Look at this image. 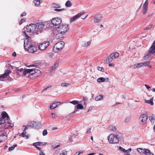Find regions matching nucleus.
I'll return each mask as SVG.
<instances>
[{"label": "nucleus", "mask_w": 155, "mask_h": 155, "mask_svg": "<svg viewBox=\"0 0 155 155\" xmlns=\"http://www.w3.org/2000/svg\"><path fill=\"white\" fill-rule=\"evenodd\" d=\"M45 26V23L43 22H39L35 24H31L25 27L22 32L26 37L29 38L26 32L28 33L31 32L38 35L42 32Z\"/></svg>", "instance_id": "1"}, {"label": "nucleus", "mask_w": 155, "mask_h": 155, "mask_svg": "<svg viewBox=\"0 0 155 155\" xmlns=\"http://www.w3.org/2000/svg\"><path fill=\"white\" fill-rule=\"evenodd\" d=\"M27 74H29L28 78L33 79L40 75L41 74V72L39 70L35 68L30 69H25L23 71V74L26 75Z\"/></svg>", "instance_id": "2"}, {"label": "nucleus", "mask_w": 155, "mask_h": 155, "mask_svg": "<svg viewBox=\"0 0 155 155\" xmlns=\"http://www.w3.org/2000/svg\"><path fill=\"white\" fill-rule=\"evenodd\" d=\"M29 38H28L24 40V47L25 50H27L30 53H33L36 51V48L35 46L31 44Z\"/></svg>", "instance_id": "3"}, {"label": "nucleus", "mask_w": 155, "mask_h": 155, "mask_svg": "<svg viewBox=\"0 0 155 155\" xmlns=\"http://www.w3.org/2000/svg\"><path fill=\"white\" fill-rule=\"evenodd\" d=\"M65 43L63 41H60L56 43L53 48V51L56 53L61 50L63 48Z\"/></svg>", "instance_id": "4"}, {"label": "nucleus", "mask_w": 155, "mask_h": 155, "mask_svg": "<svg viewBox=\"0 0 155 155\" xmlns=\"http://www.w3.org/2000/svg\"><path fill=\"white\" fill-rule=\"evenodd\" d=\"M69 29L68 26L66 24L60 25L57 28L58 32H61L63 33L64 35H66V32Z\"/></svg>", "instance_id": "5"}, {"label": "nucleus", "mask_w": 155, "mask_h": 155, "mask_svg": "<svg viewBox=\"0 0 155 155\" xmlns=\"http://www.w3.org/2000/svg\"><path fill=\"white\" fill-rule=\"evenodd\" d=\"M108 138V141L110 143H117L119 141L117 137L113 134H110Z\"/></svg>", "instance_id": "6"}, {"label": "nucleus", "mask_w": 155, "mask_h": 155, "mask_svg": "<svg viewBox=\"0 0 155 155\" xmlns=\"http://www.w3.org/2000/svg\"><path fill=\"white\" fill-rule=\"evenodd\" d=\"M119 54L117 52H115L110 54L108 58L104 61L105 63H109L112 61L114 58H117L119 56Z\"/></svg>", "instance_id": "7"}, {"label": "nucleus", "mask_w": 155, "mask_h": 155, "mask_svg": "<svg viewBox=\"0 0 155 155\" xmlns=\"http://www.w3.org/2000/svg\"><path fill=\"white\" fill-rule=\"evenodd\" d=\"M49 45V42L48 41H44L38 45V48L41 51H43L46 49Z\"/></svg>", "instance_id": "8"}, {"label": "nucleus", "mask_w": 155, "mask_h": 155, "mask_svg": "<svg viewBox=\"0 0 155 155\" xmlns=\"http://www.w3.org/2000/svg\"><path fill=\"white\" fill-rule=\"evenodd\" d=\"M5 116H4V118L2 122H1V124H3L4 125L9 124L11 123V121L10 120L9 118L7 113H5Z\"/></svg>", "instance_id": "9"}, {"label": "nucleus", "mask_w": 155, "mask_h": 155, "mask_svg": "<svg viewBox=\"0 0 155 155\" xmlns=\"http://www.w3.org/2000/svg\"><path fill=\"white\" fill-rule=\"evenodd\" d=\"M11 72V71L10 70L8 69L5 70V72L3 74L0 75V80L3 81V79L7 78Z\"/></svg>", "instance_id": "10"}, {"label": "nucleus", "mask_w": 155, "mask_h": 155, "mask_svg": "<svg viewBox=\"0 0 155 155\" xmlns=\"http://www.w3.org/2000/svg\"><path fill=\"white\" fill-rule=\"evenodd\" d=\"M51 23L54 25L58 26L61 23V20L59 18H54L52 20Z\"/></svg>", "instance_id": "11"}, {"label": "nucleus", "mask_w": 155, "mask_h": 155, "mask_svg": "<svg viewBox=\"0 0 155 155\" xmlns=\"http://www.w3.org/2000/svg\"><path fill=\"white\" fill-rule=\"evenodd\" d=\"M148 117L147 114H142L139 118V120L142 123V124L145 123L148 119Z\"/></svg>", "instance_id": "12"}, {"label": "nucleus", "mask_w": 155, "mask_h": 155, "mask_svg": "<svg viewBox=\"0 0 155 155\" xmlns=\"http://www.w3.org/2000/svg\"><path fill=\"white\" fill-rule=\"evenodd\" d=\"M85 13V12L79 13L75 16L71 17L70 19V22L71 23L76 20L81 16L84 15Z\"/></svg>", "instance_id": "13"}, {"label": "nucleus", "mask_w": 155, "mask_h": 155, "mask_svg": "<svg viewBox=\"0 0 155 155\" xmlns=\"http://www.w3.org/2000/svg\"><path fill=\"white\" fill-rule=\"evenodd\" d=\"M27 126L30 128H36L38 127L37 123L34 121H32L27 124Z\"/></svg>", "instance_id": "14"}, {"label": "nucleus", "mask_w": 155, "mask_h": 155, "mask_svg": "<svg viewBox=\"0 0 155 155\" xmlns=\"http://www.w3.org/2000/svg\"><path fill=\"white\" fill-rule=\"evenodd\" d=\"M102 16L101 15L98 14L95 15L94 19V22L97 23H98L102 20Z\"/></svg>", "instance_id": "15"}, {"label": "nucleus", "mask_w": 155, "mask_h": 155, "mask_svg": "<svg viewBox=\"0 0 155 155\" xmlns=\"http://www.w3.org/2000/svg\"><path fill=\"white\" fill-rule=\"evenodd\" d=\"M6 135V133H3L2 134L0 135V143L4 141L7 139Z\"/></svg>", "instance_id": "16"}, {"label": "nucleus", "mask_w": 155, "mask_h": 155, "mask_svg": "<svg viewBox=\"0 0 155 155\" xmlns=\"http://www.w3.org/2000/svg\"><path fill=\"white\" fill-rule=\"evenodd\" d=\"M58 33L55 35V38L56 39H60L61 40V38L64 37L65 35H64L63 33L61 32H58Z\"/></svg>", "instance_id": "17"}, {"label": "nucleus", "mask_w": 155, "mask_h": 155, "mask_svg": "<svg viewBox=\"0 0 155 155\" xmlns=\"http://www.w3.org/2000/svg\"><path fill=\"white\" fill-rule=\"evenodd\" d=\"M61 104V103L59 102H56L54 103L50 106V108L51 109H53L57 107Z\"/></svg>", "instance_id": "18"}, {"label": "nucleus", "mask_w": 155, "mask_h": 155, "mask_svg": "<svg viewBox=\"0 0 155 155\" xmlns=\"http://www.w3.org/2000/svg\"><path fill=\"white\" fill-rule=\"evenodd\" d=\"M149 52L151 54H153L155 52V40L153 42L152 46L149 49Z\"/></svg>", "instance_id": "19"}, {"label": "nucleus", "mask_w": 155, "mask_h": 155, "mask_svg": "<svg viewBox=\"0 0 155 155\" xmlns=\"http://www.w3.org/2000/svg\"><path fill=\"white\" fill-rule=\"evenodd\" d=\"M153 54H151V53L150 52L149 50L147 54H145L143 58V59L144 60L146 61L148 58H150V56L151 55H153Z\"/></svg>", "instance_id": "20"}, {"label": "nucleus", "mask_w": 155, "mask_h": 155, "mask_svg": "<svg viewBox=\"0 0 155 155\" xmlns=\"http://www.w3.org/2000/svg\"><path fill=\"white\" fill-rule=\"evenodd\" d=\"M59 59L57 60L55 62L54 65L51 67L52 69L53 70H55L56 68L58 67L59 62Z\"/></svg>", "instance_id": "21"}, {"label": "nucleus", "mask_w": 155, "mask_h": 155, "mask_svg": "<svg viewBox=\"0 0 155 155\" xmlns=\"http://www.w3.org/2000/svg\"><path fill=\"white\" fill-rule=\"evenodd\" d=\"M119 149L122 152H123L127 153H128L130 152L131 151V149L130 148L129 149L127 150H126L122 148L121 147H119Z\"/></svg>", "instance_id": "22"}, {"label": "nucleus", "mask_w": 155, "mask_h": 155, "mask_svg": "<svg viewBox=\"0 0 155 155\" xmlns=\"http://www.w3.org/2000/svg\"><path fill=\"white\" fill-rule=\"evenodd\" d=\"M46 143H43L40 142H38L34 143L33 145L34 146H41L43 145H45L46 144Z\"/></svg>", "instance_id": "23"}, {"label": "nucleus", "mask_w": 155, "mask_h": 155, "mask_svg": "<svg viewBox=\"0 0 155 155\" xmlns=\"http://www.w3.org/2000/svg\"><path fill=\"white\" fill-rule=\"evenodd\" d=\"M26 134V131L23 130V132L19 134V136H22V137H24L25 139H28V136L25 135Z\"/></svg>", "instance_id": "24"}, {"label": "nucleus", "mask_w": 155, "mask_h": 155, "mask_svg": "<svg viewBox=\"0 0 155 155\" xmlns=\"http://www.w3.org/2000/svg\"><path fill=\"white\" fill-rule=\"evenodd\" d=\"M6 113L5 112H2V113H0V122H2V120L4 119V116H5V114Z\"/></svg>", "instance_id": "25"}, {"label": "nucleus", "mask_w": 155, "mask_h": 155, "mask_svg": "<svg viewBox=\"0 0 155 155\" xmlns=\"http://www.w3.org/2000/svg\"><path fill=\"white\" fill-rule=\"evenodd\" d=\"M51 6L53 8H61V6L58 4L56 3H53L52 4Z\"/></svg>", "instance_id": "26"}, {"label": "nucleus", "mask_w": 155, "mask_h": 155, "mask_svg": "<svg viewBox=\"0 0 155 155\" xmlns=\"http://www.w3.org/2000/svg\"><path fill=\"white\" fill-rule=\"evenodd\" d=\"M153 97L150 98L149 100H145V101L147 103L150 104L151 105H153Z\"/></svg>", "instance_id": "27"}, {"label": "nucleus", "mask_w": 155, "mask_h": 155, "mask_svg": "<svg viewBox=\"0 0 155 155\" xmlns=\"http://www.w3.org/2000/svg\"><path fill=\"white\" fill-rule=\"evenodd\" d=\"M144 154L145 155H154L148 149H146V151L145 152V153Z\"/></svg>", "instance_id": "28"}, {"label": "nucleus", "mask_w": 155, "mask_h": 155, "mask_svg": "<svg viewBox=\"0 0 155 155\" xmlns=\"http://www.w3.org/2000/svg\"><path fill=\"white\" fill-rule=\"evenodd\" d=\"M91 40L84 42L82 44V45L84 47H87L91 43Z\"/></svg>", "instance_id": "29"}, {"label": "nucleus", "mask_w": 155, "mask_h": 155, "mask_svg": "<svg viewBox=\"0 0 155 155\" xmlns=\"http://www.w3.org/2000/svg\"><path fill=\"white\" fill-rule=\"evenodd\" d=\"M103 96L102 95H99L97 96L95 98V100L97 101H101L103 99Z\"/></svg>", "instance_id": "30"}, {"label": "nucleus", "mask_w": 155, "mask_h": 155, "mask_svg": "<svg viewBox=\"0 0 155 155\" xmlns=\"http://www.w3.org/2000/svg\"><path fill=\"white\" fill-rule=\"evenodd\" d=\"M108 129L109 130L113 131H115L117 129L116 127L113 126H109L108 127Z\"/></svg>", "instance_id": "31"}, {"label": "nucleus", "mask_w": 155, "mask_h": 155, "mask_svg": "<svg viewBox=\"0 0 155 155\" xmlns=\"http://www.w3.org/2000/svg\"><path fill=\"white\" fill-rule=\"evenodd\" d=\"M146 149H143L141 148H138L137 149V150L138 152L140 153H142L143 154L146 151Z\"/></svg>", "instance_id": "32"}, {"label": "nucleus", "mask_w": 155, "mask_h": 155, "mask_svg": "<svg viewBox=\"0 0 155 155\" xmlns=\"http://www.w3.org/2000/svg\"><path fill=\"white\" fill-rule=\"evenodd\" d=\"M143 63H138L136 64H134V68H137L138 67H140L143 66Z\"/></svg>", "instance_id": "33"}, {"label": "nucleus", "mask_w": 155, "mask_h": 155, "mask_svg": "<svg viewBox=\"0 0 155 155\" xmlns=\"http://www.w3.org/2000/svg\"><path fill=\"white\" fill-rule=\"evenodd\" d=\"M105 80V79L104 78L101 77L98 78L97 81L98 82H104Z\"/></svg>", "instance_id": "34"}, {"label": "nucleus", "mask_w": 155, "mask_h": 155, "mask_svg": "<svg viewBox=\"0 0 155 155\" xmlns=\"http://www.w3.org/2000/svg\"><path fill=\"white\" fill-rule=\"evenodd\" d=\"M72 5V3H71L69 1H68L66 2L65 6L67 7H70Z\"/></svg>", "instance_id": "35"}, {"label": "nucleus", "mask_w": 155, "mask_h": 155, "mask_svg": "<svg viewBox=\"0 0 155 155\" xmlns=\"http://www.w3.org/2000/svg\"><path fill=\"white\" fill-rule=\"evenodd\" d=\"M33 2L35 5L38 6L40 4V1L38 0H34L33 1Z\"/></svg>", "instance_id": "36"}, {"label": "nucleus", "mask_w": 155, "mask_h": 155, "mask_svg": "<svg viewBox=\"0 0 155 155\" xmlns=\"http://www.w3.org/2000/svg\"><path fill=\"white\" fill-rule=\"evenodd\" d=\"M148 8L147 6H143V14H145L146 13L147 11Z\"/></svg>", "instance_id": "37"}, {"label": "nucleus", "mask_w": 155, "mask_h": 155, "mask_svg": "<svg viewBox=\"0 0 155 155\" xmlns=\"http://www.w3.org/2000/svg\"><path fill=\"white\" fill-rule=\"evenodd\" d=\"M76 107H77V109H83L84 107L83 106L80 104H78V105L75 106V108Z\"/></svg>", "instance_id": "38"}, {"label": "nucleus", "mask_w": 155, "mask_h": 155, "mask_svg": "<svg viewBox=\"0 0 155 155\" xmlns=\"http://www.w3.org/2000/svg\"><path fill=\"white\" fill-rule=\"evenodd\" d=\"M17 146V144L14 145L12 147H9L8 148V150L9 151H12Z\"/></svg>", "instance_id": "39"}, {"label": "nucleus", "mask_w": 155, "mask_h": 155, "mask_svg": "<svg viewBox=\"0 0 155 155\" xmlns=\"http://www.w3.org/2000/svg\"><path fill=\"white\" fill-rule=\"evenodd\" d=\"M130 119H131V117H127L124 120V122L125 123H127V122H128L130 120Z\"/></svg>", "instance_id": "40"}, {"label": "nucleus", "mask_w": 155, "mask_h": 155, "mask_svg": "<svg viewBox=\"0 0 155 155\" xmlns=\"http://www.w3.org/2000/svg\"><path fill=\"white\" fill-rule=\"evenodd\" d=\"M70 103L74 105H76L78 103V101H70Z\"/></svg>", "instance_id": "41"}, {"label": "nucleus", "mask_w": 155, "mask_h": 155, "mask_svg": "<svg viewBox=\"0 0 155 155\" xmlns=\"http://www.w3.org/2000/svg\"><path fill=\"white\" fill-rule=\"evenodd\" d=\"M97 69L99 71H101L102 72L104 71V69L103 67H97Z\"/></svg>", "instance_id": "42"}, {"label": "nucleus", "mask_w": 155, "mask_h": 155, "mask_svg": "<svg viewBox=\"0 0 155 155\" xmlns=\"http://www.w3.org/2000/svg\"><path fill=\"white\" fill-rule=\"evenodd\" d=\"M64 8L62 9H58V8H55L54 9V10L55 11L57 12H61L63 10H64Z\"/></svg>", "instance_id": "43"}, {"label": "nucleus", "mask_w": 155, "mask_h": 155, "mask_svg": "<svg viewBox=\"0 0 155 155\" xmlns=\"http://www.w3.org/2000/svg\"><path fill=\"white\" fill-rule=\"evenodd\" d=\"M51 88V86H50V87H47V88L44 89L41 92V93H43V92L46 91L47 90H48L49 88Z\"/></svg>", "instance_id": "44"}, {"label": "nucleus", "mask_w": 155, "mask_h": 155, "mask_svg": "<svg viewBox=\"0 0 155 155\" xmlns=\"http://www.w3.org/2000/svg\"><path fill=\"white\" fill-rule=\"evenodd\" d=\"M61 85L63 87H67L70 85V84L66 83H63L61 84Z\"/></svg>", "instance_id": "45"}, {"label": "nucleus", "mask_w": 155, "mask_h": 155, "mask_svg": "<svg viewBox=\"0 0 155 155\" xmlns=\"http://www.w3.org/2000/svg\"><path fill=\"white\" fill-rule=\"evenodd\" d=\"M149 63L150 62L148 61L145 62L144 63H143V66H146L148 65Z\"/></svg>", "instance_id": "46"}, {"label": "nucleus", "mask_w": 155, "mask_h": 155, "mask_svg": "<svg viewBox=\"0 0 155 155\" xmlns=\"http://www.w3.org/2000/svg\"><path fill=\"white\" fill-rule=\"evenodd\" d=\"M47 134V131L46 130H44L43 132V135L45 136Z\"/></svg>", "instance_id": "47"}, {"label": "nucleus", "mask_w": 155, "mask_h": 155, "mask_svg": "<svg viewBox=\"0 0 155 155\" xmlns=\"http://www.w3.org/2000/svg\"><path fill=\"white\" fill-rule=\"evenodd\" d=\"M150 120H151V121H152L153 120H154V115H153L152 114L150 117Z\"/></svg>", "instance_id": "48"}, {"label": "nucleus", "mask_w": 155, "mask_h": 155, "mask_svg": "<svg viewBox=\"0 0 155 155\" xmlns=\"http://www.w3.org/2000/svg\"><path fill=\"white\" fill-rule=\"evenodd\" d=\"M91 128H88L87 130L86 133L87 134H89L91 133Z\"/></svg>", "instance_id": "49"}, {"label": "nucleus", "mask_w": 155, "mask_h": 155, "mask_svg": "<svg viewBox=\"0 0 155 155\" xmlns=\"http://www.w3.org/2000/svg\"><path fill=\"white\" fill-rule=\"evenodd\" d=\"M37 66V64H31V65H29L28 66H27V67H36V66Z\"/></svg>", "instance_id": "50"}, {"label": "nucleus", "mask_w": 155, "mask_h": 155, "mask_svg": "<svg viewBox=\"0 0 155 155\" xmlns=\"http://www.w3.org/2000/svg\"><path fill=\"white\" fill-rule=\"evenodd\" d=\"M25 19H22L20 20V24H21L25 21Z\"/></svg>", "instance_id": "51"}, {"label": "nucleus", "mask_w": 155, "mask_h": 155, "mask_svg": "<svg viewBox=\"0 0 155 155\" xmlns=\"http://www.w3.org/2000/svg\"><path fill=\"white\" fill-rule=\"evenodd\" d=\"M148 0H146V1L145 2V3H144L143 5V6H147L148 5V3H147Z\"/></svg>", "instance_id": "52"}, {"label": "nucleus", "mask_w": 155, "mask_h": 155, "mask_svg": "<svg viewBox=\"0 0 155 155\" xmlns=\"http://www.w3.org/2000/svg\"><path fill=\"white\" fill-rule=\"evenodd\" d=\"M49 56L51 58H53L54 56V54H50Z\"/></svg>", "instance_id": "53"}, {"label": "nucleus", "mask_w": 155, "mask_h": 155, "mask_svg": "<svg viewBox=\"0 0 155 155\" xmlns=\"http://www.w3.org/2000/svg\"><path fill=\"white\" fill-rule=\"evenodd\" d=\"M67 154V152H65L61 153L60 154V155H66Z\"/></svg>", "instance_id": "54"}, {"label": "nucleus", "mask_w": 155, "mask_h": 155, "mask_svg": "<svg viewBox=\"0 0 155 155\" xmlns=\"http://www.w3.org/2000/svg\"><path fill=\"white\" fill-rule=\"evenodd\" d=\"M26 15V13L25 12H23L21 15V17H22L23 16H25Z\"/></svg>", "instance_id": "55"}, {"label": "nucleus", "mask_w": 155, "mask_h": 155, "mask_svg": "<svg viewBox=\"0 0 155 155\" xmlns=\"http://www.w3.org/2000/svg\"><path fill=\"white\" fill-rule=\"evenodd\" d=\"M36 147V148L38 150H39L40 151H42V150L41 149V148L39 147H37L36 146H35Z\"/></svg>", "instance_id": "56"}, {"label": "nucleus", "mask_w": 155, "mask_h": 155, "mask_svg": "<svg viewBox=\"0 0 155 155\" xmlns=\"http://www.w3.org/2000/svg\"><path fill=\"white\" fill-rule=\"evenodd\" d=\"M77 111V109L75 107V110L73 111V112H72L71 114H74V113H75Z\"/></svg>", "instance_id": "57"}, {"label": "nucleus", "mask_w": 155, "mask_h": 155, "mask_svg": "<svg viewBox=\"0 0 155 155\" xmlns=\"http://www.w3.org/2000/svg\"><path fill=\"white\" fill-rule=\"evenodd\" d=\"M145 86L147 88V89H150V88H151V87H149V86H148V85H147V84H145Z\"/></svg>", "instance_id": "58"}, {"label": "nucleus", "mask_w": 155, "mask_h": 155, "mask_svg": "<svg viewBox=\"0 0 155 155\" xmlns=\"http://www.w3.org/2000/svg\"><path fill=\"white\" fill-rule=\"evenodd\" d=\"M12 55L14 57L16 56V53L15 52H13V53L12 54Z\"/></svg>", "instance_id": "59"}, {"label": "nucleus", "mask_w": 155, "mask_h": 155, "mask_svg": "<svg viewBox=\"0 0 155 155\" xmlns=\"http://www.w3.org/2000/svg\"><path fill=\"white\" fill-rule=\"evenodd\" d=\"M39 154L40 155H45V154L43 153L42 151H40Z\"/></svg>", "instance_id": "60"}, {"label": "nucleus", "mask_w": 155, "mask_h": 155, "mask_svg": "<svg viewBox=\"0 0 155 155\" xmlns=\"http://www.w3.org/2000/svg\"><path fill=\"white\" fill-rule=\"evenodd\" d=\"M28 127L27 126V125L26 126H25V128L24 130L25 131V130L28 129Z\"/></svg>", "instance_id": "61"}, {"label": "nucleus", "mask_w": 155, "mask_h": 155, "mask_svg": "<svg viewBox=\"0 0 155 155\" xmlns=\"http://www.w3.org/2000/svg\"><path fill=\"white\" fill-rule=\"evenodd\" d=\"M8 126H10L11 127H13V124H12L11 123V124H9V125Z\"/></svg>", "instance_id": "62"}, {"label": "nucleus", "mask_w": 155, "mask_h": 155, "mask_svg": "<svg viewBox=\"0 0 155 155\" xmlns=\"http://www.w3.org/2000/svg\"><path fill=\"white\" fill-rule=\"evenodd\" d=\"M51 115H52V117L53 118H54L55 117V115L54 113H52Z\"/></svg>", "instance_id": "63"}, {"label": "nucleus", "mask_w": 155, "mask_h": 155, "mask_svg": "<svg viewBox=\"0 0 155 155\" xmlns=\"http://www.w3.org/2000/svg\"><path fill=\"white\" fill-rule=\"evenodd\" d=\"M95 154L94 153H91L88 154V155H94Z\"/></svg>", "instance_id": "64"}]
</instances>
